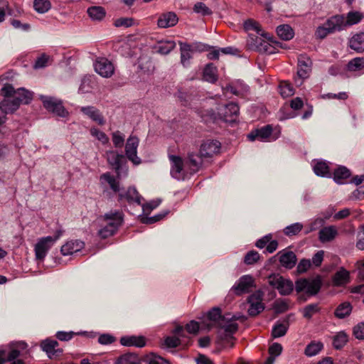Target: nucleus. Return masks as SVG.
I'll use <instances>...</instances> for the list:
<instances>
[{
	"instance_id": "864d4df0",
	"label": "nucleus",
	"mask_w": 364,
	"mask_h": 364,
	"mask_svg": "<svg viewBox=\"0 0 364 364\" xmlns=\"http://www.w3.org/2000/svg\"><path fill=\"white\" fill-rule=\"evenodd\" d=\"M112 142L116 148H122L124 144V136L119 132L112 133Z\"/></svg>"
},
{
	"instance_id": "4468645a",
	"label": "nucleus",
	"mask_w": 364,
	"mask_h": 364,
	"mask_svg": "<svg viewBox=\"0 0 364 364\" xmlns=\"http://www.w3.org/2000/svg\"><path fill=\"white\" fill-rule=\"evenodd\" d=\"M255 286V280L250 275L242 276L237 282L232 287V289L234 293L240 296L243 294L249 293L251 288Z\"/></svg>"
},
{
	"instance_id": "0e129e2a",
	"label": "nucleus",
	"mask_w": 364,
	"mask_h": 364,
	"mask_svg": "<svg viewBox=\"0 0 364 364\" xmlns=\"http://www.w3.org/2000/svg\"><path fill=\"white\" fill-rule=\"evenodd\" d=\"M269 354L274 358L279 356L282 352V346L280 343H274L269 346L268 350Z\"/></svg>"
},
{
	"instance_id": "e433bc0d",
	"label": "nucleus",
	"mask_w": 364,
	"mask_h": 364,
	"mask_svg": "<svg viewBox=\"0 0 364 364\" xmlns=\"http://www.w3.org/2000/svg\"><path fill=\"white\" fill-rule=\"evenodd\" d=\"M124 161V156L120 154L112 152V156L108 158L109 164L113 167L117 174L119 173Z\"/></svg>"
},
{
	"instance_id": "4d7b16f0",
	"label": "nucleus",
	"mask_w": 364,
	"mask_h": 364,
	"mask_svg": "<svg viewBox=\"0 0 364 364\" xmlns=\"http://www.w3.org/2000/svg\"><path fill=\"white\" fill-rule=\"evenodd\" d=\"M20 354H21L20 350L18 349H16V348L11 349V350H9V352H7L5 350V355H4L5 363L6 362H11L12 360L18 359Z\"/></svg>"
},
{
	"instance_id": "f03ea898",
	"label": "nucleus",
	"mask_w": 364,
	"mask_h": 364,
	"mask_svg": "<svg viewBox=\"0 0 364 364\" xmlns=\"http://www.w3.org/2000/svg\"><path fill=\"white\" fill-rule=\"evenodd\" d=\"M100 179L107 182L114 193H118L117 201L119 203L122 204L124 202H127L129 205L134 203L138 205H141L143 198L134 186H129L125 191H121L119 181L109 172L102 174Z\"/></svg>"
},
{
	"instance_id": "e2e57ef3",
	"label": "nucleus",
	"mask_w": 364,
	"mask_h": 364,
	"mask_svg": "<svg viewBox=\"0 0 364 364\" xmlns=\"http://www.w3.org/2000/svg\"><path fill=\"white\" fill-rule=\"evenodd\" d=\"M260 45L258 46V48H257V50L259 52H262V53H269V54H272L274 53V48H273L269 42L264 41V40H262L261 43H259Z\"/></svg>"
},
{
	"instance_id": "6ab92c4d",
	"label": "nucleus",
	"mask_w": 364,
	"mask_h": 364,
	"mask_svg": "<svg viewBox=\"0 0 364 364\" xmlns=\"http://www.w3.org/2000/svg\"><path fill=\"white\" fill-rule=\"evenodd\" d=\"M80 112L100 126L104 125L106 122L100 111L93 106L82 107Z\"/></svg>"
},
{
	"instance_id": "473e14b6",
	"label": "nucleus",
	"mask_w": 364,
	"mask_h": 364,
	"mask_svg": "<svg viewBox=\"0 0 364 364\" xmlns=\"http://www.w3.org/2000/svg\"><path fill=\"white\" fill-rule=\"evenodd\" d=\"M363 14L358 11H352L347 14L346 21H343V26H351L360 23L363 18Z\"/></svg>"
},
{
	"instance_id": "20e7f679",
	"label": "nucleus",
	"mask_w": 364,
	"mask_h": 364,
	"mask_svg": "<svg viewBox=\"0 0 364 364\" xmlns=\"http://www.w3.org/2000/svg\"><path fill=\"white\" fill-rule=\"evenodd\" d=\"M63 230H57L53 236H47L41 237L38 240L35 245L36 258L38 260H43L48 250L54 245V243L62 236Z\"/></svg>"
},
{
	"instance_id": "dca6fc26",
	"label": "nucleus",
	"mask_w": 364,
	"mask_h": 364,
	"mask_svg": "<svg viewBox=\"0 0 364 364\" xmlns=\"http://www.w3.org/2000/svg\"><path fill=\"white\" fill-rule=\"evenodd\" d=\"M95 71L104 77H109L114 73V66L112 63L105 58L97 59L95 63Z\"/></svg>"
},
{
	"instance_id": "603ef678",
	"label": "nucleus",
	"mask_w": 364,
	"mask_h": 364,
	"mask_svg": "<svg viewBox=\"0 0 364 364\" xmlns=\"http://www.w3.org/2000/svg\"><path fill=\"white\" fill-rule=\"evenodd\" d=\"M325 221L323 218H318L311 222L305 230V234H309L311 232L315 231L320 228L323 227Z\"/></svg>"
},
{
	"instance_id": "a211bd4d",
	"label": "nucleus",
	"mask_w": 364,
	"mask_h": 364,
	"mask_svg": "<svg viewBox=\"0 0 364 364\" xmlns=\"http://www.w3.org/2000/svg\"><path fill=\"white\" fill-rule=\"evenodd\" d=\"M59 343L55 340L47 338L41 343V348L45 351L49 358L58 356L63 353V350L58 348Z\"/></svg>"
},
{
	"instance_id": "37998d69",
	"label": "nucleus",
	"mask_w": 364,
	"mask_h": 364,
	"mask_svg": "<svg viewBox=\"0 0 364 364\" xmlns=\"http://www.w3.org/2000/svg\"><path fill=\"white\" fill-rule=\"evenodd\" d=\"M33 8L39 14H44L51 8L50 0H34Z\"/></svg>"
},
{
	"instance_id": "7c9ffc66",
	"label": "nucleus",
	"mask_w": 364,
	"mask_h": 364,
	"mask_svg": "<svg viewBox=\"0 0 364 364\" xmlns=\"http://www.w3.org/2000/svg\"><path fill=\"white\" fill-rule=\"evenodd\" d=\"M337 234V230L333 226L323 228L318 233V238L321 242H329L333 240Z\"/></svg>"
},
{
	"instance_id": "9d476101",
	"label": "nucleus",
	"mask_w": 364,
	"mask_h": 364,
	"mask_svg": "<svg viewBox=\"0 0 364 364\" xmlns=\"http://www.w3.org/2000/svg\"><path fill=\"white\" fill-rule=\"evenodd\" d=\"M139 140L136 136H129L125 144V154L127 159L134 165H139L141 160L137 156V147Z\"/></svg>"
},
{
	"instance_id": "680f3d73",
	"label": "nucleus",
	"mask_w": 364,
	"mask_h": 364,
	"mask_svg": "<svg viewBox=\"0 0 364 364\" xmlns=\"http://www.w3.org/2000/svg\"><path fill=\"white\" fill-rule=\"evenodd\" d=\"M115 340V337L109 333L101 334L98 338V342L102 345L112 344Z\"/></svg>"
},
{
	"instance_id": "6e6552de",
	"label": "nucleus",
	"mask_w": 364,
	"mask_h": 364,
	"mask_svg": "<svg viewBox=\"0 0 364 364\" xmlns=\"http://www.w3.org/2000/svg\"><path fill=\"white\" fill-rule=\"evenodd\" d=\"M273 127L272 124H267L260 128L252 129L247 136L250 141L256 140L267 142L274 141L277 138L272 136Z\"/></svg>"
},
{
	"instance_id": "1a4fd4ad",
	"label": "nucleus",
	"mask_w": 364,
	"mask_h": 364,
	"mask_svg": "<svg viewBox=\"0 0 364 364\" xmlns=\"http://www.w3.org/2000/svg\"><path fill=\"white\" fill-rule=\"evenodd\" d=\"M269 283L270 286L277 289L281 295H289L294 289L292 282L282 276L269 277Z\"/></svg>"
},
{
	"instance_id": "5701e85b",
	"label": "nucleus",
	"mask_w": 364,
	"mask_h": 364,
	"mask_svg": "<svg viewBox=\"0 0 364 364\" xmlns=\"http://www.w3.org/2000/svg\"><path fill=\"white\" fill-rule=\"evenodd\" d=\"M348 46L357 53L364 52V32L353 34L348 41Z\"/></svg>"
},
{
	"instance_id": "b1692460",
	"label": "nucleus",
	"mask_w": 364,
	"mask_h": 364,
	"mask_svg": "<svg viewBox=\"0 0 364 364\" xmlns=\"http://www.w3.org/2000/svg\"><path fill=\"white\" fill-rule=\"evenodd\" d=\"M279 262L282 267L287 269H292L296 263V256L292 251H287L284 253L279 252Z\"/></svg>"
},
{
	"instance_id": "09e8293b",
	"label": "nucleus",
	"mask_w": 364,
	"mask_h": 364,
	"mask_svg": "<svg viewBox=\"0 0 364 364\" xmlns=\"http://www.w3.org/2000/svg\"><path fill=\"white\" fill-rule=\"evenodd\" d=\"M260 259V255L255 250L249 251L244 257L243 262L247 265H253Z\"/></svg>"
},
{
	"instance_id": "9b49d317",
	"label": "nucleus",
	"mask_w": 364,
	"mask_h": 364,
	"mask_svg": "<svg viewBox=\"0 0 364 364\" xmlns=\"http://www.w3.org/2000/svg\"><path fill=\"white\" fill-rule=\"evenodd\" d=\"M247 303L250 304V307L247 310L250 316H256L264 309V305L262 303V294L260 291L250 295L247 299Z\"/></svg>"
},
{
	"instance_id": "c03bdc74",
	"label": "nucleus",
	"mask_w": 364,
	"mask_h": 364,
	"mask_svg": "<svg viewBox=\"0 0 364 364\" xmlns=\"http://www.w3.org/2000/svg\"><path fill=\"white\" fill-rule=\"evenodd\" d=\"M175 47L176 43L173 41L161 42L157 47V51L162 55H166L173 50Z\"/></svg>"
},
{
	"instance_id": "cd10ccee",
	"label": "nucleus",
	"mask_w": 364,
	"mask_h": 364,
	"mask_svg": "<svg viewBox=\"0 0 364 364\" xmlns=\"http://www.w3.org/2000/svg\"><path fill=\"white\" fill-rule=\"evenodd\" d=\"M181 50V63L184 67L190 64V60L192 58L191 53L193 51L192 46L187 43L179 42Z\"/></svg>"
},
{
	"instance_id": "6e6d98bb",
	"label": "nucleus",
	"mask_w": 364,
	"mask_h": 364,
	"mask_svg": "<svg viewBox=\"0 0 364 364\" xmlns=\"http://www.w3.org/2000/svg\"><path fill=\"white\" fill-rule=\"evenodd\" d=\"M180 338L176 336H167L164 339V345L167 348H176L181 345Z\"/></svg>"
},
{
	"instance_id": "4c0bfd02",
	"label": "nucleus",
	"mask_w": 364,
	"mask_h": 364,
	"mask_svg": "<svg viewBox=\"0 0 364 364\" xmlns=\"http://www.w3.org/2000/svg\"><path fill=\"white\" fill-rule=\"evenodd\" d=\"M88 16L95 21L102 20L106 15V11L102 6H93L87 9Z\"/></svg>"
},
{
	"instance_id": "393cba45",
	"label": "nucleus",
	"mask_w": 364,
	"mask_h": 364,
	"mask_svg": "<svg viewBox=\"0 0 364 364\" xmlns=\"http://www.w3.org/2000/svg\"><path fill=\"white\" fill-rule=\"evenodd\" d=\"M313 170L316 175L321 177L331 178V173L328 163L323 160L314 161Z\"/></svg>"
},
{
	"instance_id": "bb28decb",
	"label": "nucleus",
	"mask_w": 364,
	"mask_h": 364,
	"mask_svg": "<svg viewBox=\"0 0 364 364\" xmlns=\"http://www.w3.org/2000/svg\"><path fill=\"white\" fill-rule=\"evenodd\" d=\"M75 336H84L85 337L93 338L95 335L92 332L87 331H58L55 334L56 338L60 341H68L71 340Z\"/></svg>"
},
{
	"instance_id": "f704fd0d",
	"label": "nucleus",
	"mask_w": 364,
	"mask_h": 364,
	"mask_svg": "<svg viewBox=\"0 0 364 364\" xmlns=\"http://www.w3.org/2000/svg\"><path fill=\"white\" fill-rule=\"evenodd\" d=\"M278 36L284 41H289L293 38L294 32L292 28L288 24L279 25L277 28Z\"/></svg>"
},
{
	"instance_id": "c756f323",
	"label": "nucleus",
	"mask_w": 364,
	"mask_h": 364,
	"mask_svg": "<svg viewBox=\"0 0 364 364\" xmlns=\"http://www.w3.org/2000/svg\"><path fill=\"white\" fill-rule=\"evenodd\" d=\"M289 323L288 320H285L284 322L277 321L274 325L272 329L271 336L273 338H279L284 336L288 329H289Z\"/></svg>"
},
{
	"instance_id": "c85d7f7f",
	"label": "nucleus",
	"mask_w": 364,
	"mask_h": 364,
	"mask_svg": "<svg viewBox=\"0 0 364 364\" xmlns=\"http://www.w3.org/2000/svg\"><path fill=\"white\" fill-rule=\"evenodd\" d=\"M217 72V68L213 63H208L203 70V79L210 83L216 82L218 79Z\"/></svg>"
},
{
	"instance_id": "ea45409f",
	"label": "nucleus",
	"mask_w": 364,
	"mask_h": 364,
	"mask_svg": "<svg viewBox=\"0 0 364 364\" xmlns=\"http://www.w3.org/2000/svg\"><path fill=\"white\" fill-rule=\"evenodd\" d=\"M323 348L321 342L311 341L308 344L304 350V353L309 357L314 356L318 354Z\"/></svg>"
},
{
	"instance_id": "052dcab7",
	"label": "nucleus",
	"mask_w": 364,
	"mask_h": 364,
	"mask_svg": "<svg viewBox=\"0 0 364 364\" xmlns=\"http://www.w3.org/2000/svg\"><path fill=\"white\" fill-rule=\"evenodd\" d=\"M49 57L45 54H41L35 61L33 68L36 69L42 68L47 65Z\"/></svg>"
},
{
	"instance_id": "49530a36",
	"label": "nucleus",
	"mask_w": 364,
	"mask_h": 364,
	"mask_svg": "<svg viewBox=\"0 0 364 364\" xmlns=\"http://www.w3.org/2000/svg\"><path fill=\"white\" fill-rule=\"evenodd\" d=\"M303 229V225L300 223L291 224L284 229V233L289 237L298 235Z\"/></svg>"
},
{
	"instance_id": "f257e3e1",
	"label": "nucleus",
	"mask_w": 364,
	"mask_h": 364,
	"mask_svg": "<svg viewBox=\"0 0 364 364\" xmlns=\"http://www.w3.org/2000/svg\"><path fill=\"white\" fill-rule=\"evenodd\" d=\"M5 98L0 103V122L4 124L6 116L16 111L21 104L28 105L33 98V92L23 87L15 90L12 85L6 83L1 90Z\"/></svg>"
},
{
	"instance_id": "a878e982",
	"label": "nucleus",
	"mask_w": 364,
	"mask_h": 364,
	"mask_svg": "<svg viewBox=\"0 0 364 364\" xmlns=\"http://www.w3.org/2000/svg\"><path fill=\"white\" fill-rule=\"evenodd\" d=\"M230 316V314L222 315L221 309L219 307H213L207 313V318L209 321L214 323L215 325L219 326L220 321H226L227 316Z\"/></svg>"
},
{
	"instance_id": "7ed1b4c3",
	"label": "nucleus",
	"mask_w": 364,
	"mask_h": 364,
	"mask_svg": "<svg viewBox=\"0 0 364 364\" xmlns=\"http://www.w3.org/2000/svg\"><path fill=\"white\" fill-rule=\"evenodd\" d=\"M240 114V108L237 104L230 102L218 109L216 113L213 109L206 110L202 117H208L213 122L218 119L228 123H235L237 121Z\"/></svg>"
},
{
	"instance_id": "de8ad7c7",
	"label": "nucleus",
	"mask_w": 364,
	"mask_h": 364,
	"mask_svg": "<svg viewBox=\"0 0 364 364\" xmlns=\"http://www.w3.org/2000/svg\"><path fill=\"white\" fill-rule=\"evenodd\" d=\"M134 19L132 17H121L114 20L113 25L117 27L129 28L134 25Z\"/></svg>"
},
{
	"instance_id": "338daca9",
	"label": "nucleus",
	"mask_w": 364,
	"mask_h": 364,
	"mask_svg": "<svg viewBox=\"0 0 364 364\" xmlns=\"http://www.w3.org/2000/svg\"><path fill=\"white\" fill-rule=\"evenodd\" d=\"M262 40L263 39H262L260 37L257 36V35L249 34L248 38H247V43L252 48L257 49L258 48V46L260 45L259 43H261Z\"/></svg>"
},
{
	"instance_id": "4be33fe9",
	"label": "nucleus",
	"mask_w": 364,
	"mask_h": 364,
	"mask_svg": "<svg viewBox=\"0 0 364 364\" xmlns=\"http://www.w3.org/2000/svg\"><path fill=\"white\" fill-rule=\"evenodd\" d=\"M85 247V242L80 240L68 241L60 249L63 255H70L80 251Z\"/></svg>"
},
{
	"instance_id": "bf43d9fd",
	"label": "nucleus",
	"mask_w": 364,
	"mask_h": 364,
	"mask_svg": "<svg viewBox=\"0 0 364 364\" xmlns=\"http://www.w3.org/2000/svg\"><path fill=\"white\" fill-rule=\"evenodd\" d=\"M185 329L188 333L196 335L200 329L199 323L192 320L186 324Z\"/></svg>"
},
{
	"instance_id": "a19ab883",
	"label": "nucleus",
	"mask_w": 364,
	"mask_h": 364,
	"mask_svg": "<svg viewBox=\"0 0 364 364\" xmlns=\"http://www.w3.org/2000/svg\"><path fill=\"white\" fill-rule=\"evenodd\" d=\"M306 293L309 296H314L320 291L322 282L320 277H317L311 282L309 281Z\"/></svg>"
},
{
	"instance_id": "2eb2a0df",
	"label": "nucleus",
	"mask_w": 364,
	"mask_h": 364,
	"mask_svg": "<svg viewBox=\"0 0 364 364\" xmlns=\"http://www.w3.org/2000/svg\"><path fill=\"white\" fill-rule=\"evenodd\" d=\"M102 220L106 223H112L119 229L124 223V214L122 210H111L102 216Z\"/></svg>"
},
{
	"instance_id": "13d9d810",
	"label": "nucleus",
	"mask_w": 364,
	"mask_h": 364,
	"mask_svg": "<svg viewBox=\"0 0 364 364\" xmlns=\"http://www.w3.org/2000/svg\"><path fill=\"white\" fill-rule=\"evenodd\" d=\"M273 308L277 314H282L289 309V304L285 301H276Z\"/></svg>"
},
{
	"instance_id": "aec40b11",
	"label": "nucleus",
	"mask_w": 364,
	"mask_h": 364,
	"mask_svg": "<svg viewBox=\"0 0 364 364\" xmlns=\"http://www.w3.org/2000/svg\"><path fill=\"white\" fill-rule=\"evenodd\" d=\"M119 342L124 346L143 348L146 344V339L143 336H125L120 338Z\"/></svg>"
},
{
	"instance_id": "f8f14e48",
	"label": "nucleus",
	"mask_w": 364,
	"mask_h": 364,
	"mask_svg": "<svg viewBox=\"0 0 364 364\" xmlns=\"http://www.w3.org/2000/svg\"><path fill=\"white\" fill-rule=\"evenodd\" d=\"M221 144L218 140L208 139L205 141L200 147V154L205 159L212 158L220 153Z\"/></svg>"
},
{
	"instance_id": "a18cd8bd",
	"label": "nucleus",
	"mask_w": 364,
	"mask_h": 364,
	"mask_svg": "<svg viewBox=\"0 0 364 364\" xmlns=\"http://www.w3.org/2000/svg\"><path fill=\"white\" fill-rule=\"evenodd\" d=\"M320 308L318 304H311L303 309V316L307 319H311L315 314L319 312Z\"/></svg>"
},
{
	"instance_id": "39448f33",
	"label": "nucleus",
	"mask_w": 364,
	"mask_h": 364,
	"mask_svg": "<svg viewBox=\"0 0 364 364\" xmlns=\"http://www.w3.org/2000/svg\"><path fill=\"white\" fill-rule=\"evenodd\" d=\"M312 61L306 54H300L298 56L297 72L294 77L296 86H301L304 80L307 79L311 73Z\"/></svg>"
},
{
	"instance_id": "72a5a7b5",
	"label": "nucleus",
	"mask_w": 364,
	"mask_h": 364,
	"mask_svg": "<svg viewBox=\"0 0 364 364\" xmlns=\"http://www.w3.org/2000/svg\"><path fill=\"white\" fill-rule=\"evenodd\" d=\"M116 364H141V359L138 354L134 353H128L119 356Z\"/></svg>"
},
{
	"instance_id": "8fccbe9b",
	"label": "nucleus",
	"mask_w": 364,
	"mask_h": 364,
	"mask_svg": "<svg viewBox=\"0 0 364 364\" xmlns=\"http://www.w3.org/2000/svg\"><path fill=\"white\" fill-rule=\"evenodd\" d=\"M90 134L92 136L97 139L103 144H106L109 142V138L107 134L95 127L90 129Z\"/></svg>"
},
{
	"instance_id": "0eeeda50",
	"label": "nucleus",
	"mask_w": 364,
	"mask_h": 364,
	"mask_svg": "<svg viewBox=\"0 0 364 364\" xmlns=\"http://www.w3.org/2000/svg\"><path fill=\"white\" fill-rule=\"evenodd\" d=\"M341 30V16L336 15L332 16L321 26H318L316 31L315 35L316 38L323 39L328 33L336 31Z\"/></svg>"
},
{
	"instance_id": "58836bf2",
	"label": "nucleus",
	"mask_w": 364,
	"mask_h": 364,
	"mask_svg": "<svg viewBox=\"0 0 364 364\" xmlns=\"http://www.w3.org/2000/svg\"><path fill=\"white\" fill-rule=\"evenodd\" d=\"M244 29L246 31H255L257 34L267 38L268 33H264L260 24L253 19L250 18L244 22Z\"/></svg>"
},
{
	"instance_id": "79ce46f5",
	"label": "nucleus",
	"mask_w": 364,
	"mask_h": 364,
	"mask_svg": "<svg viewBox=\"0 0 364 364\" xmlns=\"http://www.w3.org/2000/svg\"><path fill=\"white\" fill-rule=\"evenodd\" d=\"M280 95L284 97L292 96L294 94V89L292 85L288 81H282L279 85Z\"/></svg>"
},
{
	"instance_id": "c9c22d12",
	"label": "nucleus",
	"mask_w": 364,
	"mask_h": 364,
	"mask_svg": "<svg viewBox=\"0 0 364 364\" xmlns=\"http://www.w3.org/2000/svg\"><path fill=\"white\" fill-rule=\"evenodd\" d=\"M118 230L119 229L114 227L113 224L109 223H106L98 230L97 235L101 239H107L114 235Z\"/></svg>"
},
{
	"instance_id": "423d86ee",
	"label": "nucleus",
	"mask_w": 364,
	"mask_h": 364,
	"mask_svg": "<svg viewBox=\"0 0 364 364\" xmlns=\"http://www.w3.org/2000/svg\"><path fill=\"white\" fill-rule=\"evenodd\" d=\"M39 99L42 102L43 107L48 112L60 117H66L68 116L69 112L63 106L61 100L46 95H40Z\"/></svg>"
},
{
	"instance_id": "5fc2aeb1",
	"label": "nucleus",
	"mask_w": 364,
	"mask_h": 364,
	"mask_svg": "<svg viewBox=\"0 0 364 364\" xmlns=\"http://www.w3.org/2000/svg\"><path fill=\"white\" fill-rule=\"evenodd\" d=\"M196 13L201 14L203 16H208L212 14V11L203 2H198L193 7Z\"/></svg>"
},
{
	"instance_id": "774afa93",
	"label": "nucleus",
	"mask_w": 364,
	"mask_h": 364,
	"mask_svg": "<svg viewBox=\"0 0 364 364\" xmlns=\"http://www.w3.org/2000/svg\"><path fill=\"white\" fill-rule=\"evenodd\" d=\"M361 230L358 232L356 247L360 250H364V224L360 227Z\"/></svg>"
},
{
	"instance_id": "69168bd1",
	"label": "nucleus",
	"mask_w": 364,
	"mask_h": 364,
	"mask_svg": "<svg viewBox=\"0 0 364 364\" xmlns=\"http://www.w3.org/2000/svg\"><path fill=\"white\" fill-rule=\"evenodd\" d=\"M353 335L359 340L364 339V322L359 323L353 328Z\"/></svg>"
},
{
	"instance_id": "f3484780",
	"label": "nucleus",
	"mask_w": 364,
	"mask_h": 364,
	"mask_svg": "<svg viewBox=\"0 0 364 364\" xmlns=\"http://www.w3.org/2000/svg\"><path fill=\"white\" fill-rule=\"evenodd\" d=\"M169 159L171 163V176L177 179L181 178L184 175L185 161L181 156L176 155H170Z\"/></svg>"
},
{
	"instance_id": "2f4dec72",
	"label": "nucleus",
	"mask_w": 364,
	"mask_h": 364,
	"mask_svg": "<svg viewBox=\"0 0 364 364\" xmlns=\"http://www.w3.org/2000/svg\"><path fill=\"white\" fill-rule=\"evenodd\" d=\"M346 69L350 72L364 73V58L356 57L353 58L348 63Z\"/></svg>"
},
{
	"instance_id": "ddd939ff",
	"label": "nucleus",
	"mask_w": 364,
	"mask_h": 364,
	"mask_svg": "<svg viewBox=\"0 0 364 364\" xmlns=\"http://www.w3.org/2000/svg\"><path fill=\"white\" fill-rule=\"evenodd\" d=\"M203 159L205 158L200 153H188L185 159V168L188 169L186 173L193 175L197 173L203 166Z\"/></svg>"
},
{
	"instance_id": "3c124183",
	"label": "nucleus",
	"mask_w": 364,
	"mask_h": 364,
	"mask_svg": "<svg viewBox=\"0 0 364 364\" xmlns=\"http://www.w3.org/2000/svg\"><path fill=\"white\" fill-rule=\"evenodd\" d=\"M168 213L169 211H165L163 213H159L152 217H144L141 218V221L144 224H153L162 220L168 214Z\"/></svg>"
},
{
	"instance_id": "412c9836",
	"label": "nucleus",
	"mask_w": 364,
	"mask_h": 364,
	"mask_svg": "<svg viewBox=\"0 0 364 364\" xmlns=\"http://www.w3.org/2000/svg\"><path fill=\"white\" fill-rule=\"evenodd\" d=\"M178 21V18L174 12H166L160 15L157 21L159 28H166L174 26Z\"/></svg>"
}]
</instances>
